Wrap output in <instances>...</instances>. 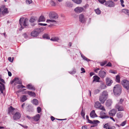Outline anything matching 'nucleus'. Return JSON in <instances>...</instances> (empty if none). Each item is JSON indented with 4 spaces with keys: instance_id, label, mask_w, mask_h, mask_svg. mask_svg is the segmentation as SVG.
Segmentation results:
<instances>
[{
    "instance_id": "1",
    "label": "nucleus",
    "mask_w": 129,
    "mask_h": 129,
    "mask_svg": "<svg viewBox=\"0 0 129 129\" xmlns=\"http://www.w3.org/2000/svg\"><path fill=\"white\" fill-rule=\"evenodd\" d=\"M24 18L23 17L20 18L19 20V24L21 26L20 29L22 30L23 28L22 25L24 27L28 26V19L27 18H25L24 20Z\"/></svg>"
},
{
    "instance_id": "2",
    "label": "nucleus",
    "mask_w": 129,
    "mask_h": 129,
    "mask_svg": "<svg viewBox=\"0 0 129 129\" xmlns=\"http://www.w3.org/2000/svg\"><path fill=\"white\" fill-rule=\"evenodd\" d=\"M108 95L107 92L106 91H104L102 92L99 99V101L101 103L103 104L104 103L107 99Z\"/></svg>"
},
{
    "instance_id": "3",
    "label": "nucleus",
    "mask_w": 129,
    "mask_h": 129,
    "mask_svg": "<svg viewBox=\"0 0 129 129\" xmlns=\"http://www.w3.org/2000/svg\"><path fill=\"white\" fill-rule=\"evenodd\" d=\"M113 92L115 95H119L121 92V87L119 84L116 85L114 87Z\"/></svg>"
},
{
    "instance_id": "4",
    "label": "nucleus",
    "mask_w": 129,
    "mask_h": 129,
    "mask_svg": "<svg viewBox=\"0 0 129 129\" xmlns=\"http://www.w3.org/2000/svg\"><path fill=\"white\" fill-rule=\"evenodd\" d=\"M121 83L125 88L129 90V81L126 80H123L121 81Z\"/></svg>"
},
{
    "instance_id": "5",
    "label": "nucleus",
    "mask_w": 129,
    "mask_h": 129,
    "mask_svg": "<svg viewBox=\"0 0 129 129\" xmlns=\"http://www.w3.org/2000/svg\"><path fill=\"white\" fill-rule=\"evenodd\" d=\"M46 22L50 24L49 25V26L55 25L57 23V21L52 19H47Z\"/></svg>"
},
{
    "instance_id": "6",
    "label": "nucleus",
    "mask_w": 129,
    "mask_h": 129,
    "mask_svg": "<svg viewBox=\"0 0 129 129\" xmlns=\"http://www.w3.org/2000/svg\"><path fill=\"white\" fill-rule=\"evenodd\" d=\"M49 16L50 18L55 19H57L58 17V15L54 12H51L49 14Z\"/></svg>"
},
{
    "instance_id": "7",
    "label": "nucleus",
    "mask_w": 129,
    "mask_h": 129,
    "mask_svg": "<svg viewBox=\"0 0 129 129\" xmlns=\"http://www.w3.org/2000/svg\"><path fill=\"white\" fill-rule=\"evenodd\" d=\"M104 5L107 6L112 7L114 6V3L111 1H106Z\"/></svg>"
},
{
    "instance_id": "8",
    "label": "nucleus",
    "mask_w": 129,
    "mask_h": 129,
    "mask_svg": "<svg viewBox=\"0 0 129 129\" xmlns=\"http://www.w3.org/2000/svg\"><path fill=\"white\" fill-rule=\"evenodd\" d=\"M115 108L118 111H124V107L118 104H117L116 105Z\"/></svg>"
},
{
    "instance_id": "9",
    "label": "nucleus",
    "mask_w": 129,
    "mask_h": 129,
    "mask_svg": "<svg viewBox=\"0 0 129 129\" xmlns=\"http://www.w3.org/2000/svg\"><path fill=\"white\" fill-rule=\"evenodd\" d=\"M98 75L101 78H104L106 76V73L104 71L101 70L99 72Z\"/></svg>"
},
{
    "instance_id": "10",
    "label": "nucleus",
    "mask_w": 129,
    "mask_h": 129,
    "mask_svg": "<svg viewBox=\"0 0 129 129\" xmlns=\"http://www.w3.org/2000/svg\"><path fill=\"white\" fill-rule=\"evenodd\" d=\"M21 116L20 113L18 112H17L13 116V119L14 120L19 119Z\"/></svg>"
},
{
    "instance_id": "11",
    "label": "nucleus",
    "mask_w": 129,
    "mask_h": 129,
    "mask_svg": "<svg viewBox=\"0 0 129 129\" xmlns=\"http://www.w3.org/2000/svg\"><path fill=\"white\" fill-rule=\"evenodd\" d=\"M9 11L8 9H0V14L4 15L8 13Z\"/></svg>"
},
{
    "instance_id": "12",
    "label": "nucleus",
    "mask_w": 129,
    "mask_h": 129,
    "mask_svg": "<svg viewBox=\"0 0 129 129\" xmlns=\"http://www.w3.org/2000/svg\"><path fill=\"white\" fill-rule=\"evenodd\" d=\"M106 83L107 86H110L113 82L109 78L107 77L106 79Z\"/></svg>"
},
{
    "instance_id": "13",
    "label": "nucleus",
    "mask_w": 129,
    "mask_h": 129,
    "mask_svg": "<svg viewBox=\"0 0 129 129\" xmlns=\"http://www.w3.org/2000/svg\"><path fill=\"white\" fill-rule=\"evenodd\" d=\"M100 115V117L101 118H108L109 117L108 116L106 115L105 113L103 111H102L101 112Z\"/></svg>"
},
{
    "instance_id": "14",
    "label": "nucleus",
    "mask_w": 129,
    "mask_h": 129,
    "mask_svg": "<svg viewBox=\"0 0 129 129\" xmlns=\"http://www.w3.org/2000/svg\"><path fill=\"white\" fill-rule=\"evenodd\" d=\"M79 21L83 23L86 21V19L84 15L82 14H80L79 16Z\"/></svg>"
},
{
    "instance_id": "15",
    "label": "nucleus",
    "mask_w": 129,
    "mask_h": 129,
    "mask_svg": "<svg viewBox=\"0 0 129 129\" xmlns=\"http://www.w3.org/2000/svg\"><path fill=\"white\" fill-rule=\"evenodd\" d=\"M116 112V110L115 109H113L109 111V114L110 116H113L115 115Z\"/></svg>"
},
{
    "instance_id": "16",
    "label": "nucleus",
    "mask_w": 129,
    "mask_h": 129,
    "mask_svg": "<svg viewBox=\"0 0 129 129\" xmlns=\"http://www.w3.org/2000/svg\"><path fill=\"white\" fill-rule=\"evenodd\" d=\"M123 113L121 112H118L116 114V117L118 119L121 118L123 116Z\"/></svg>"
},
{
    "instance_id": "17",
    "label": "nucleus",
    "mask_w": 129,
    "mask_h": 129,
    "mask_svg": "<svg viewBox=\"0 0 129 129\" xmlns=\"http://www.w3.org/2000/svg\"><path fill=\"white\" fill-rule=\"evenodd\" d=\"M33 118L34 120L37 121L39 120L40 118V116L39 114H37L35 116L33 117Z\"/></svg>"
},
{
    "instance_id": "18",
    "label": "nucleus",
    "mask_w": 129,
    "mask_h": 129,
    "mask_svg": "<svg viewBox=\"0 0 129 129\" xmlns=\"http://www.w3.org/2000/svg\"><path fill=\"white\" fill-rule=\"evenodd\" d=\"M101 106V103L99 101L96 102L94 105V107L96 108H100Z\"/></svg>"
},
{
    "instance_id": "19",
    "label": "nucleus",
    "mask_w": 129,
    "mask_h": 129,
    "mask_svg": "<svg viewBox=\"0 0 129 129\" xmlns=\"http://www.w3.org/2000/svg\"><path fill=\"white\" fill-rule=\"evenodd\" d=\"M93 82H99V80L100 78L98 76H94L93 77Z\"/></svg>"
},
{
    "instance_id": "20",
    "label": "nucleus",
    "mask_w": 129,
    "mask_h": 129,
    "mask_svg": "<svg viewBox=\"0 0 129 129\" xmlns=\"http://www.w3.org/2000/svg\"><path fill=\"white\" fill-rule=\"evenodd\" d=\"M38 35V33L36 31H34L31 32V35L33 37H36Z\"/></svg>"
},
{
    "instance_id": "21",
    "label": "nucleus",
    "mask_w": 129,
    "mask_h": 129,
    "mask_svg": "<svg viewBox=\"0 0 129 129\" xmlns=\"http://www.w3.org/2000/svg\"><path fill=\"white\" fill-rule=\"evenodd\" d=\"M100 122L97 120H93L92 121L91 120H89L88 121V123L91 124H96Z\"/></svg>"
},
{
    "instance_id": "22",
    "label": "nucleus",
    "mask_w": 129,
    "mask_h": 129,
    "mask_svg": "<svg viewBox=\"0 0 129 129\" xmlns=\"http://www.w3.org/2000/svg\"><path fill=\"white\" fill-rule=\"evenodd\" d=\"M90 116L92 118H94L95 117L97 116V115L95 113V111L93 110L90 113Z\"/></svg>"
},
{
    "instance_id": "23",
    "label": "nucleus",
    "mask_w": 129,
    "mask_h": 129,
    "mask_svg": "<svg viewBox=\"0 0 129 129\" xmlns=\"http://www.w3.org/2000/svg\"><path fill=\"white\" fill-rule=\"evenodd\" d=\"M8 110L9 113L10 114H13V112L15 110V109L12 107V106H10Z\"/></svg>"
},
{
    "instance_id": "24",
    "label": "nucleus",
    "mask_w": 129,
    "mask_h": 129,
    "mask_svg": "<svg viewBox=\"0 0 129 129\" xmlns=\"http://www.w3.org/2000/svg\"><path fill=\"white\" fill-rule=\"evenodd\" d=\"M84 10V9H75L74 10L75 12L78 13H80Z\"/></svg>"
},
{
    "instance_id": "25",
    "label": "nucleus",
    "mask_w": 129,
    "mask_h": 129,
    "mask_svg": "<svg viewBox=\"0 0 129 129\" xmlns=\"http://www.w3.org/2000/svg\"><path fill=\"white\" fill-rule=\"evenodd\" d=\"M5 89V86L4 84H2L0 85V91L2 93H3V90Z\"/></svg>"
},
{
    "instance_id": "26",
    "label": "nucleus",
    "mask_w": 129,
    "mask_h": 129,
    "mask_svg": "<svg viewBox=\"0 0 129 129\" xmlns=\"http://www.w3.org/2000/svg\"><path fill=\"white\" fill-rule=\"evenodd\" d=\"M112 103V101L110 100H108L106 103V105L107 107L110 106Z\"/></svg>"
},
{
    "instance_id": "27",
    "label": "nucleus",
    "mask_w": 129,
    "mask_h": 129,
    "mask_svg": "<svg viewBox=\"0 0 129 129\" xmlns=\"http://www.w3.org/2000/svg\"><path fill=\"white\" fill-rule=\"evenodd\" d=\"M37 18L36 17H31L29 20V21L31 23H33L37 20Z\"/></svg>"
},
{
    "instance_id": "28",
    "label": "nucleus",
    "mask_w": 129,
    "mask_h": 129,
    "mask_svg": "<svg viewBox=\"0 0 129 129\" xmlns=\"http://www.w3.org/2000/svg\"><path fill=\"white\" fill-rule=\"evenodd\" d=\"M122 11L129 16V10L126 9H124L122 10Z\"/></svg>"
},
{
    "instance_id": "29",
    "label": "nucleus",
    "mask_w": 129,
    "mask_h": 129,
    "mask_svg": "<svg viewBox=\"0 0 129 129\" xmlns=\"http://www.w3.org/2000/svg\"><path fill=\"white\" fill-rule=\"evenodd\" d=\"M59 39L58 37H52L50 39V40L53 41H58Z\"/></svg>"
},
{
    "instance_id": "30",
    "label": "nucleus",
    "mask_w": 129,
    "mask_h": 129,
    "mask_svg": "<svg viewBox=\"0 0 129 129\" xmlns=\"http://www.w3.org/2000/svg\"><path fill=\"white\" fill-rule=\"evenodd\" d=\"M27 88L28 89L30 90H35V87L31 84H28L27 85Z\"/></svg>"
},
{
    "instance_id": "31",
    "label": "nucleus",
    "mask_w": 129,
    "mask_h": 129,
    "mask_svg": "<svg viewBox=\"0 0 129 129\" xmlns=\"http://www.w3.org/2000/svg\"><path fill=\"white\" fill-rule=\"evenodd\" d=\"M45 21V18L44 16H40L38 20V21L39 22L41 21Z\"/></svg>"
},
{
    "instance_id": "32",
    "label": "nucleus",
    "mask_w": 129,
    "mask_h": 129,
    "mask_svg": "<svg viewBox=\"0 0 129 129\" xmlns=\"http://www.w3.org/2000/svg\"><path fill=\"white\" fill-rule=\"evenodd\" d=\"M33 103L36 105H38L39 104V103L38 100L36 99H34L32 101Z\"/></svg>"
},
{
    "instance_id": "33",
    "label": "nucleus",
    "mask_w": 129,
    "mask_h": 129,
    "mask_svg": "<svg viewBox=\"0 0 129 129\" xmlns=\"http://www.w3.org/2000/svg\"><path fill=\"white\" fill-rule=\"evenodd\" d=\"M27 99L25 95L22 96L21 98V101L23 102L26 101Z\"/></svg>"
},
{
    "instance_id": "34",
    "label": "nucleus",
    "mask_w": 129,
    "mask_h": 129,
    "mask_svg": "<svg viewBox=\"0 0 129 129\" xmlns=\"http://www.w3.org/2000/svg\"><path fill=\"white\" fill-rule=\"evenodd\" d=\"M74 3L77 4H80L82 2V0H72Z\"/></svg>"
},
{
    "instance_id": "35",
    "label": "nucleus",
    "mask_w": 129,
    "mask_h": 129,
    "mask_svg": "<svg viewBox=\"0 0 129 129\" xmlns=\"http://www.w3.org/2000/svg\"><path fill=\"white\" fill-rule=\"evenodd\" d=\"M100 88L102 89H105L106 87V85L103 83H101Z\"/></svg>"
},
{
    "instance_id": "36",
    "label": "nucleus",
    "mask_w": 129,
    "mask_h": 129,
    "mask_svg": "<svg viewBox=\"0 0 129 129\" xmlns=\"http://www.w3.org/2000/svg\"><path fill=\"white\" fill-rule=\"evenodd\" d=\"M28 93L29 95L31 96H35L36 95L35 93L34 92L32 91H28Z\"/></svg>"
},
{
    "instance_id": "37",
    "label": "nucleus",
    "mask_w": 129,
    "mask_h": 129,
    "mask_svg": "<svg viewBox=\"0 0 129 129\" xmlns=\"http://www.w3.org/2000/svg\"><path fill=\"white\" fill-rule=\"evenodd\" d=\"M43 38L46 39H50L49 36L47 34H44L43 36Z\"/></svg>"
},
{
    "instance_id": "38",
    "label": "nucleus",
    "mask_w": 129,
    "mask_h": 129,
    "mask_svg": "<svg viewBox=\"0 0 129 129\" xmlns=\"http://www.w3.org/2000/svg\"><path fill=\"white\" fill-rule=\"evenodd\" d=\"M67 5L69 7H73V5L71 3L68 2L67 3Z\"/></svg>"
},
{
    "instance_id": "39",
    "label": "nucleus",
    "mask_w": 129,
    "mask_h": 129,
    "mask_svg": "<svg viewBox=\"0 0 129 129\" xmlns=\"http://www.w3.org/2000/svg\"><path fill=\"white\" fill-rule=\"evenodd\" d=\"M116 81L118 83L120 81V77L118 75L116 76Z\"/></svg>"
},
{
    "instance_id": "40",
    "label": "nucleus",
    "mask_w": 129,
    "mask_h": 129,
    "mask_svg": "<svg viewBox=\"0 0 129 129\" xmlns=\"http://www.w3.org/2000/svg\"><path fill=\"white\" fill-rule=\"evenodd\" d=\"M94 10L96 13L97 14H99L101 13V11L99 9H97L95 10Z\"/></svg>"
},
{
    "instance_id": "41",
    "label": "nucleus",
    "mask_w": 129,
    "mask_h": 129,
    "mask_svg": "<svg viewBox=\"0 0 129 129\" xmlns=\"http://www.w3.org/2000/svg\"><path fill=\"white\" fill-rule=\"evenodd\" d=\"M106 1L105 0H98V1L101 4H103L104 5L105 3H106Z\"/></svg>"
},
{
    "instance_id": "42",
    "label": "nucleus",
    "mask_w": 129,
    "mask_h": 129,
    "mask_svg": "<svg viewBox=\"0 0 129 129\" xmlns=\"http://www.w3.org/2000/svg\"><path fill=\"white\" fill-rule=\"evenodd\" d=\"M81 114L82 117L84 118V119L85 113L84 111H83V109L81 113Z\"/></svg>"
},
{
    "instance_id": "43",
    "label": "nucleus",
    "mask_w": 129,
    "mask_h": 129,
    "mask_svg": "<svg viewBox=\"0 0 129 129\" xmlns=\"http://www.w3.org/2000/svg\"><path fill=\"white\" fill-rule=\"evenodd\" d=\"M81 56L82 58L84 60H85L87 61H90V60L89 59L87 58L82 54H81Z\"/></svg>"
},
{
    "instance_id": "44",
    "label": "nucleus",
    "mask_w": 129,
    "mask_h": 129,
    "mask_svg": "<svg viewBox=\"0 0 129 129\" xmlns=\"http://www.w3.org/2000/svg\"><path fill=\"white\" fill-rule=\"evenodd\" d=\"M18 80V78H15L13 79L12 81L11 82V83H13L15 81L16 82V81H17Z\"/></svg>"
},
{
    "instance_id": "45",
    "label": "nucleus",
    "mask_w": 129,
    "mask_h": 129,
    "mask_svg": "<svg viewBox=\"0 0 129 129\" xmlns=\"http://www.w3.org/2000/svg\"><path fill=\"white\" fill-rule=\"evenodd\" d=\"M107 63V62L106 61H105L103 62H101L100 63V65L101 66H103L105 65V64Z\"/></svg>"
},
{
    "instance_id": "46",
    "label": "nucleus",
    "mask_w": 129,
    "mask_h": 129,
    "mask_svg": "<svg viewBox=\"0 0 129 129\" xmlns=\"http://www.w3.org/2000/svg\"><path fill=\"white\" fill-rule=\"evenodd\" d=\"M126 121H125L123 122L120 124V125L122 126H124L126 124Z\"/></svg>"
},
{
    "instance_id": "47",
    "label": "nucleus",
    "mask_w": 129,
    "mask_h": 129,
    "mask_svg": "<svg viewBox=\"0 0 129 129\" xmlns=\"http://www.w3.org/2000/svg\"><path fill=\"white\" fill-rule=\"evenodd\" d=\"M100 91V90L98 89H96L94 90V93L95 94H96L99 93Z\"/></svg>"
},
{
    "instance_id": "48",
    "label": "nucleus",
    "mask_w": 129,
    "mask_h": 129,
    "mask_svg": "<svg viewBox=\"0 0 129 129\" xmlns=\"http://www.w3.org/2000/svg\"><path fill=\"white\" fill-rule=\"evenodd\" d=\"M37 111L38 113H39L41 112V109L40 107H38L37 108Z\"/></svg>"
},
{
    "instance_id": "49",
    "label": "nucleus",
    "mask_w": 129,
    "mask_h": 129,
    "mask_svg": "<svg viewBox=\"0 0 129 129\" xmlns=\"http://www.w3.org/2000/svg\"><path fill=\"white\" fill-rule=\"evenodd\" d=\"M109 72L112 73H113L114 74H116V71H113L112 70H110L109 71Z\"/></svg>"
},
{
    "instance_id": "50",
    "label": "nucleus",
    "mask_w": 129,
    "mask_h": 129,
    "mask_svg": "<svg viewBox=\"0 0 129 129\" xmlns=\"http://www.w3.org/2000/svg\"><path fill=\"white\" fill-rule=\"evenodd\" d=\"M31 0H26V2L27 4H29L31 2Z\"/></svg>"
},
{
    "instance_id": "51",
    "label": "nucleus",
    "mask_w": 129,
    "mask_h": 129,
    "mask_svg": "<svg viewBox=\"0 0 129 129\" xmlns=\"http://www.w3.org/2000/svg\"><path fill=\"white\" fill-rule=\"evenodd\" d=\"M120 1L121 2V5L123 7H124V5L123 4V0H120Z\"/></svg>"
},
{
    "instance_id": "52",
    "label": "nucleus",
    "mask_w": 129,
    "mask_h": 129,
    "mask_svg": "<svg viewBox=\"0 0 129 129\" xmlns=\"http://www.w3.org/2000/svg\"><path fill=\"white\" fill-rule=\"evenodd\" d=\"M123 100H124L123 99H120L119 102L118 103V104H121L123 102Z\"/></svg>"
},
{
    "instance_id": "53",
    "label": "nucleus",
    "mask_w": 129,
    "mask_h": 129,
    "mask_svg": "<svg viewBox=\"0 0 129 129\" xmlns=\"http://www.w3.org/2000/svg\"><path fill=\"white\" fill-rule=\"evenodd\" d=\"M81 70L82 72H81V73H84L85 72V70L83 68H81Z\"/></svg>"
},
{
    "instance_id": "54",
    "label": "nucleus",
    "mask_w": 129,
    "mask_h": 129,
    "mask_svg": "<svg viewBox=\"0 0 129 129\" xmlns=\"http://www.w3.org/2000/svg\"><path fill=\"white\" fill-rule=\"evenodd\" d=\"M13 58L12 60V59L11 57H9L8 58V60H9L11 62H12L13 61Z\"/></svg>"
},
{
    "instance_id": "55",
    "label": "nucleus",
    "mask_w": 129,
    "mask_h": 129,
    "mask_svg": "<svg viewBox=\"0 0 129 129\" xmlns=\"http://www.w3.org/2000/svg\"><path fill=\"white\" fill-rule=\"evenodd\" d=\"M76 72V70H74L73 71H71L69 72V73L71 74H74Z\"/></svg>"
},
{
    "instance_id": "56",
    "label": "nucleus",
    "mask_w": 129,
    "mask_h": 129,
    "mask_svg": "<svg viewBox=\"0 0 129 129\" xmlns=\"http://www.w3.org/2000/svg\"><path fill=\"white\" fill-rule=\"evenodd\" d=\"M106 124H105V125H103V127L105 128L106 129H110V128L109 127H107L106 126Z\"/></svg>"
},
{
    "instance_id": "57",
    "label": "nucleus",
    "mask_w": 129,
    "mask_h": 129,
    "mask_svg": "<svg viewBox=\"0 0 129 129\" xmlns=\"http://www.w3.org/2000/svg\"><path fill=\"white\" fill-rule=\"evenodd\" d=\"M100 69L99 68H97L96 69H94V71L96 73H98V71Z\"/></svg>"
},
{
    "instance_id": "58",
    "label": "nucleus",
    "mask_w": 129,
    "mask_h": 129,
    "mask_svg": "<svg viewBox=\"0 0 129 129\" xmlns=\"http://www.w3.org/2000/svg\"><path fill=\"white\" fill-rule=\"evenodd\" d=\"M51 4V5L52 6H55L56 5L55 3L53 1H52Z\"/></svg>"
},
{
    "instance_id": "59",
    "label": "nucleus",
    "mask_w": 129,
    "mask_h": 129,
    "mask_svg": "<svg viewBox=\"0 0 129 129\" xmlns=\"http://www.w3.org/2000/svg\"><path fill=\"white\" fill-rule=\"evenodd\" d=\"M26 117L29 120H31L33 119V117H30L29 116L27 115Z\"/></svg>"
},
{
    "instance_id": "60",
    "label": "nucleus",
    "mask_w": 129,
    "mask_h": 129,
    "mask_svg": "<svg viewBox=\"0 0 129 129\" xmlns=\"http://www.w3.org/2000/svg\"><path fill=\"white\" fill-rule=\"evenodd\" d=\"M100 109L102 110H103L104 111H105V108L103 106L101 107L100 108Z\"/></svg>"
},
{
    "instance_id": "61",
    "label": "nucleus",
    "mask_w": 129,
    "mask_h": 129,
    "mask_svg": "<svg viewBox=\"0 0 129 129\" xmlns=\"http://www.w3.org/2000/svg\"><path fill=\"white\" fill-rule=\"evenodd\" d=\"M39 25H43V26H46L47 25V24H43L42 23H40L38 24Z\"/></svg>"
},
{
    "instance_id": "62",
    "label": "nucleus",
    "mask_w": 129,
    "mask_h": 129,
    "mask_svg": "<svg viewBox=\"0 0 129 129\" xmlns=\"http://www.w3.org/2000/svg\"><path fill=\"white\" fill-rule=\"evenodd\" d=\"M106 66H108V67H111L112 66L110 62H109L106 65Z\"/></svg>"
},
{
    "instance_id": "63",
    "label": "nucleus",
    "mask_w": 129,
    "mask_h": 129,
    "mask_svg": "<svg viewBox=\"0 0 129 129\" xmlns=\"http://www.w3.org/2000/svg\"><path fill=\"white\" fill-rule=\"evenodd\" d=\"M20 125L22 126L24 128H27L28 127V126L26 125H24L21 124H19Z\"/></svg>"
},
{
    "instance_id": "64",
    "label": "nucleus",
    "mask_w": 129,
    "mask_h": 129,
    "mask_svg": "<svg viewBox=\"0 0 129 129\" xmlns=\"http://www.w3.org/2000/svg\"><path fill=\"white\" fill-rule=\"evenodd\" d=\"M82 129H87V127L86 126H82Z\"/></svg>"
}]
</instances>
